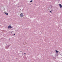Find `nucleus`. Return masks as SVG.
<instances>
[{
  "label": "nucleus",
  "instance_id": "1",
  "mask_svg": "<svg viewBox=\"0 0 62 62\" xmlns=\"http://www.w3.org/2000/svg\"><path fill=\"white\" fill-rule=\"evenodd\" d=\"M12 28V27H11V26L10 25H9L8 26V29H9L10 28V29H11V28Z\"/></svg>",
  "mask_w": 62,
  "mask_h": 62
},
{
  "label": "nucleus",
  "instance_id": "2",
  "mask_svg": "<svg viewBox=\"0 0 62 62\" xmlns=\"http://www.w3.org/2000/svg\"><path fill=\"white\" fill-rule=\"evenodd\" d=\"M59 5L60 7V8H62V5H61V4H59Z\"/></svg>",
  "mask_w": 62,
  "mask_h": 62
},
{
  "label": "nucleus",
  "instance_id": "3",
  "mask_svg": "<svg viewBox=\"0 0 62 62\" xmlns=\"http://www.w3.org/2000/svg\"><path fill=\"white\" fill-rule=\"evenodd\" d=\"M20 15L21 17H23V14L22 13H21Z\"/></svg>",
  "mask_w": 62,
  "mask_h": 62
},
{
  "label": "nucleus",
  "instance_id": "4",
  "mask_svg": "<svg viewBox=\"0 0 62 62\" xmlns=\"http://www.w3.org/2000/svg\"><path fill=\"white\" fill-rule=\"evenodd\" d=\"M4 13L6 14V15H8V13L5 12Z\"/></svg>",
  "mask_w": 62,
  "mask_h": 62
},
{
  "label": "nucleus",
  "instance_id": "5",
  "mask_svg": "<svg viewBox=\"0 0 62 62\" xmlns=\"http://www.w3.org/2000/svg\"><path fill=\"white\" fill-rule=\"evenodd\" d=\"M55 52H56V53H59V51H57V50H55Z\"/></svg>",
  "mask_w": 62,
  "mask_h": 62
},
{
  "label": "nucleus",
  "instance_id": "6",
  "mask_svg": "<svg viewBox=\"0 0 62 62\" xmlns=\"http://www.w3.org/2000/svg\"><path fill=\"white\" fill-rule=\"evenodd\" d=\"M33 2V0H31L30 1V2Z\"/></svg>",
  "mask_w": 62,
  "mask_h": 62
},
{
  "label": "nucleus",
  "instance_id": "7",
  "mask_svg": "<svg viewBox=\"0 0 62 62\" xmlns=\"http://www.w3.org/2000/svg\"><path fill=\"white\" fill-rule=\"evenodd\" d=\"M24 54H26L25 53H24Z\"/></svg>",
  "mask_w": 62,
  "mask_h": 62
},
{
  "label": "nucleus",
  "instance_id": "8",
  "mask_svg": "<svg viewBox=\"0 0 62 62\" xmlns=\"http://www.w3.org/2000/svg\"><path fill=\"white\" fill-rule=\"evenodd\" d=\"M50 13H52V11H50Z\"/></svg>",
  "mask_w": 62,
  "mask_h": 62
},
{
  "label": "nucleus",
  "instance_id": "9",
  "mask_svg": "<svg viewBox=\"0 0 62 62\" xmlns=\"http://www.w3.org/2000/svg\"><path fill=\"white\" fill-rule=\"evenodd\" d=\"M15 34L14 35V36H15Z\"/></svg>",
  "mask_w": 62,
  "mask_h": 62
}]
</instances>
